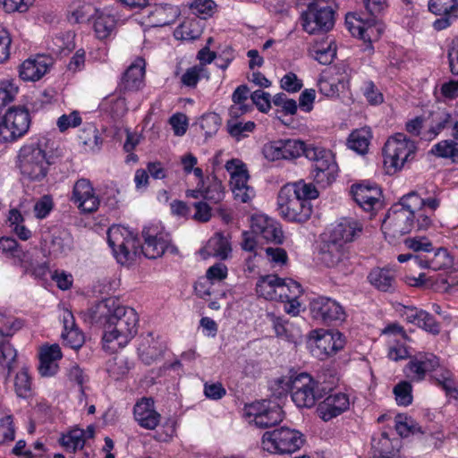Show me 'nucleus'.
Wrapping results in <instances>:
<instances>
[{"label":"nucleus","mask_w":458,"mask_h":458,"mask_svg":"<svg viewBox=\"0 0 458 458\" xmlns=\"http://www.w3.org/2000/svg\"><path fill=\"white\" fill-rule=\"evenodd\" d=\"M250 415L254 417L255 424L259 428H269L281 422L284 418L282 408L276 403L263 400L250 407Z\"/></svg>","instance_id":"14"},{"label":"nucleus","mask_w":458,"mask_h":458,"mask_svg":"<svg viewBox=\"0 0 458 458\" xmlns=\"http://www.w3.org/2000/svg\"><path fill=\"white\" fill-rule=\"evenodd\" d=\"M282 141L283 159H294L302 155L304 141L289 139Z\"/></svg>","instance_id":"54"},{"label":"nucleus","mask_w":458,"mask_h":458,"mask_svg":"<svg viewBox=\"0 0 458 458\" xmlns=\"http://www.w3.org/2000/svg\"><path fill=\"white\" fill-rule=\"evenodd\" d=\"M356 21L357 24H353L352 22L349 21V17L346 18V24L348 25L350 32L352 36L362 39L365 43H368L366 45L365 50H372L373 47L371 45V40L375 31L377 30L376 28L370 25L369 22H363L362 20H356Z\"/></svg>","instance_id":"35"},{"label":"nucleus","mask_w":458,"mask_h":458,"mask_svg":"<svg viewBox=\"0 0 458 458\" xmlns=\"http://www.w3.org/2000/svg\"><path fill=\"white\" fill-rule=\"evenodd\" d=\"M396 205L402 206L404 209H407L416 216V212L424 208V199L421 198L417 192L411 191L403 196Z\"/></svg>","instance_id":"52"},{"label":"nucleus","mask_w":458,"mask_h":458,"mask_svg":"<svg viewBox=\"0 0 458 458\" xmlns=\"http://www.w3.org/2000/svg\"><path fill=\"white\" fill-rule=\"evenodd\" d=\"M363 95L371 105H378L383 102V95L373 81H368L363 84Z\"/></svg>","instance_id":"63"},{"label":"nucleus","mask_w":458,"mask_h":458,"mask_svg":"<svg viewBox=\"0 0 458 458\" xmlns=\"http://www.w3.org/2000/svg\"><path fill=\"white\" fill-rule=\"evenodd\" d=\"M215 3L212 0H195L190 8L194 15L206 19L211 15Z\"/></svg>","instance_id":"61"},{"label":"nucleus","mask_w":458,"mask_h":458,"mask_svg":"<svg viewBox=\"0 0 458 458\" xmlns=\"http://www.w3.org/2000/svg\"><path fill=\"white\" fill-rule=\"evenodd\" d=\"M428 11L437 18L432 24L440 31L449 28L458 19V0H428Z\"/></svg>","instance_id":"13"},{"label":"nucleus","mask_w":458,"mask_h":458,"mask_svg":"<svg viewBox=\"0 0 458 458\" xmlns=\"http://www.w3.org/2000/svg\"><path fill=\"white\" fill-rule=\"evenodd\" d=\"M73 240L70 233L58 230L52 234L49 251L55 257L66 255L72 249Z\"/></svg>","instance_id":"34"},{"label":"nucleus","mask_w":458,"mask_h":458,"mask_svg":"<svg viewBox=\"0 0 458 458\" xmlns=\"http://www.w3.org/2000/svg\"><path fill=\"white\" fill-rule=\"evenodd\" d=\"M416 150L414 141L403 133H396L386 140L383 148L385 165L399 170L406 162L413 159Z\"/></svg>","instance_id":"8"},{"label":"nucleus","mask_w":458,"mask_h":458,"mask_svg":"<svg viewBox=\"0 0 458 458\" xmlns=\"http://www.w3.org/2000/svg\"><path fill=\"white\" fill-rule=\"evenodd\" d=\"M133 415L139 425L146 429H154L159 424L160 414L154 409V401L151 398H142L136 403Z\"/></svg>","instance_id":"20"},{"label":"nucleus","mask_w":458,"mask_h":458,"mask_svg":"<svg viewBox=\"0 0 458 458\" xmlns=\"http://www.w3.org/2000/svg\"><path fill=\"white\" fill-rule=\"evenodd\" d=\"M251 230L255 235L261 237L267 242L281 244L284 234L280 225L274 219L263 215L255 216L251 220Z\"/></svg>","instance_id":"16"},{"label":"nucleus","mask_w":458,"mask_h":458,"mask_svg":"<svg viewBox=\"0 0 458 458\" xmlns=\"http://www.w3.org/2000/svg\"><path fill=\"white\" fill-rule=\"evenodd\" d=\"M428 268L432 270L447 269L453 267L454 259L445 248H437L428 253Z\"/></svg>","instance_id":"39"},{"label":"nucleus","mask_w":458,"mask_h":458,"mask_svg":"<svg viewBox=\"0 0 458 458\" xmlns=\"http://www.w3.org/2000/svg\"><path fill=\"white\" fill-rule=\"evenodd\" d=\"M320 260L328 267H335L347 274L352 271L347 246L331 238L320 247Z\"/></svg>","instance_id":"11"},{"label":"nucleus","mask_w":458,"mask_h":458,"mask_svg":"<svg viewBox=\"0 0 458 458\" xmlns=\"http://www.w3.org/2000/svg\"><path fill=\"white\" fill-rule=\"evenodd\" d=\"M139 318L137 312L129 307L117 306L104 324V348L115 352L123 348L138 332Z\"/></svg>","instance_id":"2"},{"label":"nucleus","mask_w":458,"mask_h":458,"mask_svg":"<svg viewBox=\"0 0 458 458\" xmlns=\"http://www.w3.org/2000/svg\"><path fill=\"white\" fill-rule=\"evenodd\" d=\"M199 35L200 29L196 19L184 21L174 31L175 38L183 40L196 39Z\"/></svg>","instance_id":"44"},{"label":"nucleus","mask_w":458,"mask_h":458,"mask_svg":"<svg viewBox=\"0 0 458 458\" xmlns=\"http://www.w3.org/2000/svg\"><path fill=\"white\" fill-rule=\"evenodd\" d=\"M438 366L439 360L435 354L420 352L411 358L407 369L412 380L420 381L428 372L435 370Z\"/></svg>","instance_id":"18"},{"label":"nucleus","mask_w":458,"mask_h":458,"mask_svg":"<svg viewBox=\"0 0 458 458\" xmlns=\"http://www.w3.org/2000/svg\"><path fill=\"white\" fill-rule=\"evenodd\" d=\"M349 405V397L346 394L331 393L319 403L317 412L324 421H328L345 411Z\"/></svg>","instance_id":"17"},{"label":"nucleus","mask_w":458,"mask_h":458,"mask_svg":"<svg viewBox=\"0 0 458 458\" xmlns=\"http://www.w3.org/2000/svg\"><path fill=\"white\" fill-rule=\"evenodd\" d=\"M362 231V225L354 219L344 218L333 229L329 238L346 245Z\"/></svg>","instance_id":"26"},{"label":"nucleus","mask_w":458,"mask_h":458,"mask_svg":"<svg viewBox=\"0 0 458 458\" xmlns=\"http://www.w3.org/2000/svg\"><path fill=\"white\" fill-rule=\"evenodd\" d=\"M0 252L7 257L22 259L24 256L23 250L20 248L18 242L12 237L0 238Z\"/></svg>","instance_id":"56"},{"label":"nucleus","mask_w":458,"mask_h":458,"mask_svg":"<svg viewBox=\"0 0 458 458\" xmlns=\"http://www.w3.org/2000/svg\"><path fill=\"white\" fill-rule=\"evenodd\" d=\"M71 200L83 212H95L100 204L98 197L95 194L90 182L81 178L78 180L72 189Z\"/></svg>","instance_id":"15"},{"label":"nucleus","mask_w":458,"mask_h":458,"mask_svg":"<svg viewBox=\"0 0 458 458\" xmlns=\"http://www.w3.org/2000/svg\"><path fill=\"white\" fill-rule=\"evenodd\" d=\"M21 173L32 181H41L51 164L46 151L38 144L23 146L19 154Z\"/></svg>","instance_id":"6"},{"label":"nucleus","mask_w":458,"mask_h":458,"mask_svg":"<svg viewBox=\"0 0 458 458\" xmlns=\"http://www.w3.org/2000/svg\"><path fill=\"white\" fill-rule=\"evenodd\" d=\"M277 206L280 215L291 222L304 223L311 216L312 208L310 201L301 199L291 188H281Z\"/></svg>","instance_id":"9"},{"label":"nucleus","mask_w":458,"mask_h":458,"mask_svg":"<svg viewBox=\"0 0 458 458\" xmlns=\"http://www.w3.org/2000/svg\"><path fill=\"white\" fill-rule=\"evenodd\" d=\"M52 59L47 55H37L35 58L25 60L20 66V77L23 81H38L47 73Z\"/></svg>","instance_id":"21"},{"label":"nucleus","mask_w":458,"mask_h":458,"mask_svg":"<svg viewBox=\"0 0 458 458\" xmlns=\"http://www.w3.org/2000/svg\"><path fill=\"white\" fill-rule=\"evenodd\" d=\"M284 187L291 188L292 191H293L296 196L301 197V199H307V201L318 197V191L317 188L312 183H308L304 181H299L291 184H286Z\"/></svg>","instance_id":"47"},{"label":"nucleus","mask_w":458,"mask_h":458,"mask_svg":"<svg viewBox=\"0 0 458 458\" xmlns=\"http://www.w3.org/2000/svg\"><path fill=\"white\" fill-rule=\"evenodd\" d=\"M207 249L212 255L221 259H226L232 250L228 239L220 233H216L209 239Z\"/></svg>","instance_id":"37"},{"label":"nucleus","mask_w":458,"mask_h":458,"mask_svg":"<svg viewBox=\"0 0 458 458\" xmlns=\"http://www.w3.org/2000/svg\"><path fill=\"white\" fill-rule=\"evenodd\" d=\"M178 15V8L168 4H156L148 13V21L154 27L169 25L176 20Z\"/></svg>","instance_id":"29"},{"label":"nucleus","mask_w":458,"mask_h":458,"mask_svg":"<svg viewBox=\"0 0 458 458\" xmlns=\"http://www.w3.org/2000/svg\"><path fill=\"white\" fill-rule=\"evenodd\" d=\"M278 386L283 391H290L293 402L299 408H311L324 398V389L319 390L318 383L307 373L296 376L282 377Z\"/></svg>","instance_id":"3"},{"label":"nucleus","mask_w":458,"mask_h":458,"mask_svg":"<svg viewBox=\"0 0 458 458\" xmlns=\"http://www.w3.org/2000/svg\"><path fill=\"white\" fill-rule=\"evenodd\" d=\"M369 145V131L366 129L352 131L348 139V146L359 154H365Z\"/></svg>","instance_id":"42"},{"label":"nucleus","mask_w":458,"mask_h":458,"mask_svg":"<svg viewBox=\"0 0 458 458\" xmlns=\"http://www.w3.org/2000/svg\"><path fill=\"white\" fill-rule=\"evenodd\" d=\"M256 124L252 121L243 123L237 119H228L226 122V130L229 135L235 140L247 138L254 131Z\"/></svg>","instance_id":"36"},{"label":"nucleus","mask_w":458,"mask_h":458,"mask_svg":"<svg viewBox=\"0 0 458 458\" xmlns=\"http://www.w3.org/2000/svg\"><path fill=\"white\" fill-rule=\"evenodd\" d=\"M233 165L234 161L232 160L228 161L225 165L226 169L231 171L230 183L232 186V191L235 190L236 188L239 189L240 187L247 186L249 180L248 171L242 165L234 166V170L232 171Z\"/></svg>","instance_id":"48"},{"label":"nucleus","mask_w":458,"mask_h":458,"mask_svg":"<svg viewBox=\"0 0 458 458\" xmlns=\"http://www.w3.org/2000/svg\"><path fill=\"white\" fill-rule=\"evenodd\" d=\"M351 194L355 202L365 211H372L379 204L381 190L377 185L354 184Z\"/></svg>","instance_id":"19"},{"label":"nucleus","mask_w":458,"mask_h":458,"mask_svg":"<svg viewBox=\"0 0 458 458\" xmlns=\"http://www.w3.org/2000/svg\"><path fill=\"white\" fill-rule=\"evenodd\" d=\"M63 322L64 330L62 333V338L64 344L74 350L81 348L84 343V335L76 327L73 315L71 311H64Z\"/></svg>","instance_id":"27"},{"label":"nucleus","mask_w":458,"mask_h":458,"mask_svg":"<svg viewBox=\"0 0 458 458\" xmlns=\"http://www.w3.org/2000/svg\"><path fill=\"white\" fill-rule=\"evenodd\" d=\"M145 63L143 59H138L131 64L123 73L118 89L121 92L137 91L144 83Z\"/></svg>","instance_id":"23"},{"label":"nucleus","mask_w":458,"mask_h":458,"mask_svg":"<svg viewBox=\"0 0 458 458\" xmlns=\"http://www.w3.org/2000/svg\"><path fill=\"white\" fill-rule=\"evenodd\" d=\"M316 344L326 355L330 356L344 348L345 338L339 331L327 332L317 338Z\"/></svg>","instance_id":"32"},{"label":"nucleus","mask_w":458,"mask_h":458,"mask_svg":"<svg viewBox=\"0 0 458 458\" xmlns=\"http://www.w3.org/2000/svg\"><path fill=\"white\" fill-rule=\"evenodd\" d=\"M30 377L26 369H22L17 373L14 381L15 392L20 397H27L30 392Z\"/></svg>","instance_id":"57"},{"label":"nucleus","mask_w":458,"mask_h":458,"mask_svg":"<svg viewBox=\"0 0 458 458\" xmlns=\"http://www.w3.org/2000/svg\"><path fill=\"white\" fill-rule=\"evenodd\" d=\"M165 344L158 339H155L152 333L144 337L139 346V355L141 360L150 365L160 359L165 351Z\"/></svg>","instance_id":"25"},{"label":"nucleus","mask_w":458,"mask_h":458,"mask_svg":"<svg viewBox=\"0 0 458 458\" xmlns=\"http://www.w3.org/2000/svg\"><path fill=\"white\" fill-rule=\"evenodd\" d=\"M453 114L438 109L431 112L429 114L428 129L425 132L424 138L426 140H432L436 138L444 130L450 128Z\"/></svg>","instance_id":"30"},{"label":"nucleus","mask_w":458,"mask_h":458,"mask_svg":"<svg viewBox=\"0 0 458 458\" xmlns=\"http://www.w3.org/2000/svg\"><path fill=\"white\" fill-rule=\"evenodd\" d=\"M415 216L402 206L394 204L383 221L382 228L393 237L402 236L415 228ZM386 233V232H385Z\"/></svg>","instance_id":"12"},{"label":"nucleus","mask_w":458,"mask_h":458,"mask_svg":"<svg viewBox=\"0 0 458 458\" xmlns=\"http://www.w3.org/2000/svg\"><path fill=\"white\" fill-rule=\"evenodd\" d=\"M115 301L112 298L105 299L98 301L91 307L81 312L84 321L90 325H100L104 327V324L113 314L115 309Z\"/></svg>","instance_id":"22"},{"label":"nucleus","mask_w":458,"mask_h":458,"mask_svg":"<svg viewBox=\"0 0 458 458\" xmlns=\"http://www.w3.org/2000/svg\"><path fill=\"white\" fill-rule=\"evenodd\" d=\"M394 394L398 404L407 406L412 402L411 385L402 381L394 387Z\"/></svg>","instance_id":"58"},{"label":"nucleus","mask_w":458,"mask_h":458,"mask_svg":"<svg viewBox=\"0 0 458 458\" xmlns=\"http://www.w3.org/2000/svg\"><path fill=\"white\" fill-rule=\"evenodd\" d=\"M305 443L302 433L287 427L267 431L262 437V447L271 454H291L301 448Z\"/></svg>","instance_id":"5"},{"label":"nucleus","mask_w":458,"mask_h":458,"mask_svg":"<svg viewBox=\"0 0 458 458\" xmlns=\"http://www.w3.org/2000/svg\"><path fill=\"white\" fill-rule=\"evenodd\" d=\"M312 318L325 325H339L346 318L344 308L335 300L318 296L310 303Z\"/></svg>","instance_id":"10"},{"label":"nucleus","mask_w":458,"mask_h":458,"mask_svg":"<svg viewBox=\"0 0 458 458\" xmlns=\"http://www.w3.org/2000/svg\"><path fill=\"white\" fill-rule=\"evenodd\" d=\"M302 27L309 34L327 32L335 24V11L325 0H315L301 14Z\"/></svg>","instance_id":"7"},{"label":"nucleus","mask_w":458,"mask_h":458,"mask_svg":"<svg viewBox=\"0 0 458 458\" xmlns=\"http://www.w3.org/2000/svg\"><path fill=\"white\" fill-rule=\"evenodd\" d=\"M431 153L439 157L450 158L458 163V143L453 140H441L431 149Z\"/></svg>","instance_id":"40"},{"label":"nucleus","mask_w":458,"mask_h":458,"mask_svg":"<svg viewBox=\"0 0 458 458\" xmlns=\"http://www.w3.org/2000/svg\"><path fill=\"white\" fill-rule=\"evenodd\" d=\"M93 7L90 4H83L77 6H71L68 20L72 23H83L89 21L92 16Z\"/></svg>","instance_id":"51"},{"label":"nucleus","mask_w":458,"mask_h":458,"mask_svg":"<svg viewBox=\"0 0 458 458\" xmlns=\"http://www.w3.org/2000/svg\"><path fill=\"white\" fill-rule=\"evenodd\" d=\"M250 98L252 103L262 113H267L271 108V95L267 92H264L261 89L255 90L251 93Z\"/></svg>","instance_id":"62"},{"label":"nucleus","mask_w":458,"mask_h":458,"mask_svg":"<svg viewBox=\"0 0 458 458\" xmlns=\"http://www.w3.org/2000/svg\"><path fill=\"white\" fill-rule=\"evenodd\" d=\"M395 429L402 437H407L411 434L422 433L420 426L411 417L404 414H397L394 418Z\"/></svg>","instance_id":"41"},{"label":"nucleus","mask_w":458,"mask_h":458,"mask_svg":"<svg viewBox=\"0 0 458 458\" xmlns=\"http://www.w3.org/2000/svg\"><path fill=\"white\" fill-rule=\"evenodd\" d=\"M436 382L448 397L458 401V389L449 371L441 374L440 377L436 378Z\"/></svg>","instance_id":"59"},{"label":"nucleus","mask_w":458,"mask_h":458,"mask_svg":"<svg viewBox=\"0 0 458 458\" xmlns=\"http://www.w3.org/2000/svg\"><path fill=\"white\" fill-rule=\"evenodd\" d=\"M368 280L376 289L384 293H394L397 287L394 272L387 268H373Z\"/></svg>","instance_id":"28"},{"label":"nucleus","mask_w":458,"mask_h":458,"mask_svg":"<svg viewBox=\"0 0 458 458\" xmlns=\"http://www.w3.org/2000/svg\"><path fill=\"white\" fill-rule=\"evenodd\" d=\"M450 72L454 75H458V38L452 40L447 52Z\"/></svg>","instance_id":"64"},{"label":"nucleus","mask_w":458,"mask_h":458,"mask_svg":"<svg viewBox=\"0 0 458 458\" xmlns=\"http://www.w3.org/2000/svg\"><path fill=\"white\" fill-rule=\"evenodd\" d=\"M201 197L215 204L220 202L225 197V191L222 182L215 176L211 179H208V186H203Z\"/></svg>","instance_id":"43"},{"label":"nucleus","mask_w":458,"mask_h":458,"mask_svg":"<svg viewBox=\"0 0 458 458\" xmlns=\"http://www.w3.org/2000/svg\"><path fill=\"white\" fill-rule=\"evenodd\" d=\"M280 283L281 278L276 275L260 276L256 284V292L259 296L267 300L278 301L277 289Z\"/></svg>","instance_id":"33"},{"label":"nucleus","mask_w":458,"mask_h":458,"mask_svg":"<svg viewBox=\"0 0 458 458\" xmlns=\"http://www.w3.org/2000/svg\"><path fill=\"white\" fill-rule=\"evenodd\" d=\"M333 45L334 42L330 41L327 44V47L323 45L315 46L313 57L321 64H330L336 55V47Z\"/></svg>","instance_id":"50"},{"label":"nucleus","mask_w":458,"mask_h":458,"mask_svg":"<svg viewBox=\"0 0 458 458\" xmlns=\"http://www.w3.org/2000/svg\"><path fill=\"white\" fill-rule=\"evenodd\" d=\"M221 125V118L216 113L205 114L199 120V126L204 131L207 137H211L216 133Z\"/></svg>","instance_id":"53"},{"label":"nucleus","mask_w":458,"mask_h":458,"mask_svg":"<svg viewBox=\"0 0 458 458\" xmlns=\"http://www.w3.org/2000/svg\"><path fill=\"white\" fill-rule=\"evenodd\" d=\"M10 339L0 330V366L5 370V379L11 376L17 357V351L10 344Z\"/></svg>","instance_id":"31"},{"label":"nucleus","mask_w":458,"mask_h":458,"mask_svg":"<svg viewBox=\"0 0 458 458\" xmlns=\"http://www.w3.org/2000/svg\"><path fill=\"white\" fill-rule=\"evenodd\" d=\"M14 428L13 426V416L6 415L0 419V444L14 440Z\"/></svg>","instance_id":"60"},{"label":"nucleus","mask_w":458,"mask_h":458,"mask_svg":"<svg viewBox=\"0 0 458 458\" xmlns=\"http://www.w3.org/2000/svg\"><path fill=\"white\" fill-rule=\"evenodd\" d=\"M141 235L144 241L142 244L127 228L112 226L108 229V244L118 263L128 264L133 259L139 248L144 256L150 259L159 258L165 253H179L178 248L171 242L170 234L161 231L157 225L144 227Z\"/></svg>","instance_id":"1"},{"label":"nucleus","mask_w":458,"mask_h":458,"mask_svg":"<svg viewBox=\"0 0 458 458\" xmlns=\"http://www.w3.org/2000/svg\"><path fill=\"white\" fill-rule=\"evenodd\" d=\"M93 28L98 38L106 39L115 28V19L111 14L100 13L95 19Z\"/></svg>","instance_id":"38"},{"label":"nucleus","mask_w":458,"mask_h":458,"mask_svg":"<svg viewBox=\"0 0 458 458\" xmlns=\"http://www.w3.org/2000/svg\"><path fill=\"white\" fill-rule=\"evenodd\" d=\"M130 367L127 360L123 356H116L107 364V372L109 376L115 380L120 379L128 373Z\"/></svg>","instance_id":"55"},{"label":"nucleus","mask_w":458,"mask_h":458,"mask_svg":"<svg viewBox=\"0 0 458 458\" xmlns=\"http://www.w3.org/2000/svg\"><path fill=\"white\" fill-rule=\"evenodd\" d=\"M60 444L71 452L82 449L85 445L84 431L80 428L72 429L66 435H63Z\"/></svg>","instance_id":"45"},{"label":"nucleus","mask_w":458,"mask_h":458,"mask_svg":"<svg viewBox=\"0 0 458 458\" xmlns=\"http://www.w3.org/2000/svg\"><path fill=\"white\" fill-rule=\"evenodd\" d=\"M302 155L313 162L311 174L317 184L325 188L335 180L338 167L330 150L304 142Z\"/></svg>","instance_id":"4"},{"label":"nucleus","mask_w":458,"mask_h":458,"mask_svg":"<svg viewBox=\"0 0 458 458\" xmlns=\"http://www.w3.org/2000/svg\"><path fill=\"white\" fill-rule=\"evenodd\" d=\"M80 139L93 152L99 150L103 142L98 129L92 124H89L82 131Z\"/></svg>","instance_id":"49"},{"label":"nucleus","mask_w":458,"mask_h":458,"mask_svg":"<svg viewBox=\"0 0 458 458\" xmlns=\"http://www.w3.org/2000/svg\"><path fill=\"white\" fill-rule=\"evenodd\" d=\"M61 348L55 344L43 347L39 353L38 372L42 377H52L58 371L57 360L62 359Z\"/></svg>","instance_id":"24"},{"label":"nucleus","mask_w":458,"mask_h":458,"mask_svg":"<svg viewBox=\"0 0 458 458\" xmlns=\"http://www.w3.org/2000/svg\"><path fill=\"white\" fill-rule=\"evenodd\" d=\"M302 293L301 285L292 280L281 278L280 285L277 289L278 301L298 299Z\"/></svg>","instance_id":"46"}]
</instances>
